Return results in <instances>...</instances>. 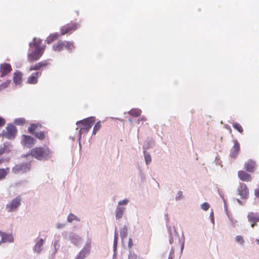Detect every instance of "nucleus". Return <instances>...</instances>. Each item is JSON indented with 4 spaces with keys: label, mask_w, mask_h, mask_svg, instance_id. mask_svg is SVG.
<instances>
[{
    "label": "nucleus",
    "mask_w": 259,
    "mask_h": 259,
    "mask_svg": "<svg viewBox=\"0 0 259 259\" xmlns=\"http://www.w3.org/2000/svg\"><path fill=\"white\" fill-rule=\"evenodd\" d=\"M31 155L37 160H47L52 156V152L48 147H36L31 150V153L27 154L24 157Z\"/></svg>",
    "instance_id": "nucleus-1"
},
{
    "label": "nucleus",
    "mask_w": 259,
    "mask_h": 259,
    "mask_svg": "<svg viewBox=\"0 0 259 259\" xmlns=\"http://www.w3.org/2000/svg\"><path fill=\"white\" fill-rule=\"evenodd\" d=\"M166 225V228L167 229L168 236H169V242L170 244H172L174 242V237L177 236L179 238V242L181 243V251L180 254H182L184 248L185 246V237L184 234L182 233V237L183 239L181 240L180 237L178 233L177 232L175 227H174V230H172V229L170 226L168 225Z\"/></svg>",
    "instance_id": "nucleus-2"
},
{
    "label": "nucleus",
    "mask_w": 259,
    "mask_h": 259,
    "mask_svg": "<svg viewBox=\"0 0 259 259\" xmlns=\"http://www.w3.org/2000/svg\"><path fill=\"white\" fill-rule=\"evenodd\" d=\"M7 132L5 130L2 132L3 138H6L9 140L14 139L18 132L17 127L12 123H8L6 127Z\"/></svg>",
    "instance_id": "nucleus-3"
},
{
    "label": "nucleus",
    "mask_w": 259,
    "mask_h": 259,
    "mask_svg": "<svg viewBox=\"0 0 259 259\" xmlns=\"http://www.w3.org/2000/svg\"><path fill=\"white\" fill-rule=\"evenodd\" d=\"M95 121V117L94 116H91L84 119L77 121L76 124L77 125H79L80 124H81L82 126H84V133L87 134L92 127Z\"/></svg>",
    "instance_id": "nucleus-4"
},
{
    "label": "nucleus",
    "mask_w": 259,
    "mask_h": 259,
    "mask_svg": "<svg viewBox=\"0 0 259 259\" xmlns=\"http://www.w3.org/2000/svg\"><path fill=\"white\" fill-rule=\"evenodd\" d=\"M30 162L21 163L20 164H16L12 169V171L15 174L19 173H25L30 170Z\"/></svg>",
    "instance_id": "nucleus-5"
},
{
    "label": "nucleus",
    "mask_w": 259,
    "mask_h": 259,
    "mask_svg": "<svg viewBox=\"0 0 259 259\" xmlns=\"http://www.w3.org/2000/svg\"><path fill=\"white\" fill-rule=\"evenodd\" d=\"M44 66H30L29 70H36V72L33 73L27 79V82L29 84H35L37 82V78L40 75L41 72L38 70Z\"/></svg>",
    "instance_id": "nucleus-6"
},
{
    "label": "nucleus",
    "mask_w": 259,
    "mask_h": 259,
    "mask_svg": "<svg viewBox=\"0 0 259 259\" xmlns=\"http://www.w3.org/2000/svg\"><path fill=\"white\" fill-rule=\"evenodd\" d=\"M21 199L19 197H17L12 199L11 201L7 203L6 206V209L9 212L15 211L21 205Z\"/></svg>",
    "instance_id": "nucleus-7"
},
{
    "label": "nucleus",
    "mask_w": 259,
    "mask_h": 259,
    "mask_svg": "<svg viewBox=\"0 0 259 259\" xmlns=\"http://www.w3.org/2000/svg\"><path fill=\"white\" fill-rule=\"evenodd\" d=\"M13 149V145L11 142H5L0 146V155L4 154H10Z\"/></svg>",
    "instance_id": "nucleus-8"
},
{
    "label": "nucleus",
    "mask_w": 259,
    "mask_h": 259,
    "mask_svg": "<svg viewBox=\"0 0 259 259\" xmlns=\"http://www.w3.org/2000/svg\"><path fill=\"white\" fill-rule=\"evenodd\" d=\"M238 194L241 198L246 199L248 198L249 191L246 185L244 183H240L238 188Z\"/></svg>",
    "instance_id": "nucleus-9"
},
{
    "label": "nucleus",
    "mask_w": 259,
    "mask_h": 259,
    "mask_svg": "<svg viewBox=\"0 0 259 259\" xmlns=\"http://www.w3.org/2000/svg\"><path fill=\"white\" fill-rule=\"evenodd\" d=\"M68 240L74 245L78 246L81 241V238L77 234L70 232L68 234Z\"/></svg>",
    "instance_id": "nucleus-10"
},
{
    "label": "nucleus",
    "mask_w": 259,
    "mask_h": 259,
    "mask_svg": "<svg viewBox=\"0 0 259 259\" xmlns=\"http://www.w3.org/2000/svg\"><path fill=\"white\" fill-rule=\"evenodd\" d=\"M0 236L2 237L1 240L0 241V244H1L2 243L14 242V239L12 234L7 233L0 231Z\"/></svg>",
    "instance_id": "nucleus-11"
},
{
    "label": "nucleus",
    "mask_w": 259,
    "mask_h": 259,
    "mask_svg": "<svg viewBox=\"0 0 259 259\" xmlns=\"http://www.w3.org/2000/svg\"><path fill=\"white\" fill-rule=\"evenodd\" d=\"M234 146L230 150V156L232 158H235L238 154L240 150V144L237 140H233Z\"/></svg>",
    "instance_id": "nucleus-12"
},
{
    "label": "nucleus",
    "mask_w": 259,
    "mask_h": 259,
    "mask_svg": "<svg viewBox=\"0 0 259 259\" xmlns=\"http://www.w3.org/2000/svg\"><path fill=\"white\" fill-rule=\"evenodd\" d=\"M91 246L87 244L77 254L75 259H84L90 253Z\"/></svg>",
    "instance_id": "nucleus-13"
},
{
    "label": "nucleus",
    "mask_w": 259,
    "mask_h": 259,
    "mask_svg": "<svg viewBox=\"0 0 259 259\" xmlns=\"http://www.w3.org/2000/svg\"><path fill=\"white\" fill-rule=\"evenodd\" d=\"M248 221L250 222L251 227L253 228L257 222H259V214L258 213L249 212L247 215Z\"/></svg>",
    "instance_id": "nucleus-14"
},
{
    "label": "nucleus",
    "mask_w": 259,
    "mask_h": 259,
    "mask_svg": "<svg viewBox=\"0 0 259 259\" xmlns=\"http://www.w3.org/2000/svg\"><path fill=\"white\" fill-rule=\"evenodd\" d=\"M22 141L27 147L31 148L34 145L35 139L30 136L23 135Z\"/></svg>",
    "instance_id": "nucleus-15"
},
{
    "label": "nucleus",
    "mask_w": 259,
    "mask_h": 259,
    "mask_svg": "<svg viewBox=\"0 0 259 259\" xmlns=\"http://www.w3.org/2000/svg\"><path fill=\"white\" fill-rule=\"evenodd\" d=\"M239 178L243 181H250L252 179L250 174L243 170H239L238 172Z\"/></svg>",
    "instance_id": "nucleus-16"
},
{
    "label": "nucleus",
    "mask_w": 259,
    "mask_h": 259,
    "mask_svg": "<svg viewBox=\"0 0 259 259\" xmlns=\"http://www.w3.org/2000/svg\"><path fill=\"white\" fill-rule=\"evenodd\" d=\"M155 146V141L152 138H148L143 145V151L153 148Z\"/></svg>",
    "instance_id": "nucleus-17"
},
{
    "label": "nucleus",
    "mask_w": 259,
    "mask_h": 259,
    "mask_svg": "<svg viewBox=\"0 0 259 259\" xmlns=\"http://www.w3.org/2000/svg\"><path fill=\"white\" fill-rule=\"evenodd\" d=\"M255 165V162L249 159L245 163L244 167L246 170L249 172H253L254 171V167Z\"/></svg>",
    "instance_id": "nucleus-18"
},
{
    "label": "nucleus",
    "mask_w": 259,
    "mask_h": 259,
    "mask_svg": "<svg viewBox=\"0 0 259 259\" xmlns=\"http://www.w3.org/2000/svg\"><path fill=\"white\" fill-rule=\"evenodd\" d=\"M13 82L16 84H20L22 81V73L19 71H16L14 73Z\"/></svg>",
    "instance_id": "nucleus-19"
},
{
    "label": "nucleus",
    "mask_w": 259,
    "mask_h": 259,
    "mask_svg": "<svg viewBox=\"0 0 259 259\" xmlns=\"http://www.w3.org/2000/svg\"><path fill=\"white\" fill-rule=\"evenodd\" d=\"M44 243V240L42 238L39 239L36 241L35 244L33 247V251L38 253H40L42 250V246Z\"/></svg>",
    "instance_id": "nucleus-20"
},
{
    "label": "nucleus",
    "mask_w": 259,
    "mask_h": 259,
    "mask_svg": "<svg viewBox=\"0 0 259 259\" xmlns=\"http://www.w3.org/2000/svg\"><path fill=\"white\" fill-rule=\"evenodd\" d=\"M12 69L11 66H0V77H3L9 73Z\"/></svg>",
    "instance_id": "nucleus-21"
},
{
    "label": "nucleus",
    "mask_w": 259,
    "mask_h": 259,
    "mask_svg": "<svg viewBox=\"0 0 259 259\" xmlns=\"http://www.w3.org/2000/svg\"><path fill=\"white\" fill-rule=\"evenodd\" d=\"M126 208L124 207L117 206L115 210V218L119 220L122 218Z\"/></svg>",
    "instance_id": "nucleus-22"
},
{
    "label": "nucleus",
    "mask_w": 259,
    "mask_h": 259,
    "mask_svg": "<svg viewBox=\"0 0 259 259\" xmlns=\"http://www.w3.org/2000/svg\"><path fill=\"white\" fill-rule=\"evenodd\" d=\"M60 239V235H59L58 236H55V239L52 243L53 248H54L53 251H54L55 252H57L58 250H59V249L60 248V244H59Z\"/></svg>",
    "instance_id": "nucleus-23"
},
{
    "label": "nucleus",
    "mask_w": 259,
    "mask_h": 259,
    "mask_svg": "<svg viewBox=\"0 0 259 259\" xmlns=\"http://www.w3.org/2000/svg\"><path fill=\"white\" fill-rule=\"evenodd\" d=\"M41 124L36 123H31L30 124V125L28 128V132L30 134H33L34 133L36 132L35 130L38 127H41Z\"/></svg>",
    "instance_id": "nucleus-24"
},
{
    "label": "nucleus",
    "mask_w": 259,
    "mask_h": 259,
    "mask_svg": "<svg viewBox=\"0 0 259 259\" xmlns=\"http://www.w3.org/2000/svg\"><path fill=\"white\" fill-rule=\"evenodd\" d=\"M128 235L127 227L124 225L120 229V235L122 240L127 238Z\"/></svg>",
    "instance_id": "nucleus-25"
},
{
    "label": "nucleus",
    "mask_w": 259,
    "mask_h": 259,
    "mask_svg": "<svg viewBox=\"0 0 259 259\" xmlns=\"http://www.w3.org/2000/svg\"><path fill=\"white\" fill-rule=\"evenodd\" d=\"M9 171L10 168L9 167L0 168V181L6 178V176L9 174Z\"/></svg>",
    "instance_id": "nucleus-26"
},
{
    "label": "nucleus",
    "mask_w": 259,
    "mask_h": 259,
    "mask_svg": "<svg viewBox=\"0 0 259 259\" xmlns=\"http://www.w3.org/2000/svg\"><path fill=\"white\" fill-rule=\"evenodd\" d=\"M31 135L40 140H42L45 138V132L42 131L36 132Z\"/></svg>",
    "instance_id": "nucleus-27"
},
{
    "label": "nucleus",
    "mask_w": 259,
    "mask_h": 259,
    "mask_svg": "<svg viewBox=\"0 0 259 259\" xmlns=\"http://www.w3.org/2000/svg\"><path fill=\"white\" fill-rule=\"evenodd\" d=\"M144 156L146 165H149L151 162V157L149 152L146 151H143Z\"/></svg>",
    "instance_id": "nucleus-28"
},
{
    "label": "nucleus",
    "mask_w": 259,
    "mask_h": 259,
    "mask_svg": "<svg viewBox=\"0 0 259 259\" xmlns=\"http://www.w3.org/2000/svg\"><path fill=\"white\" fill-rule=\"evenodd\" d=\"M118 240V234L116 231V227H115V231L114 232V237L113 241V249L114 250L117 249V244Z\"/></svg>",
    "instance_id": "nucleus-29"
},
{
    "label": "nucleus",
    "mask_w": 259,
    "mask_h": 259,
    "mask_svg": "<svg viewBox=\"0 0 259 259\" xmlns=\"http://www.w3.org/2000/svg\"><path fill=\"white\" fill-rule=\"evenodd\" d=\"M129 114L134 116H139L141 113V110L139 109H132L128 112Z\"/></svg>",
    "instance_id": "nucleus-30"
},
{
    "label": "nucleus",
    "mask_w": 259,
    "mask_h": 259,
    "mask_svg": "<svg viewBox=\"0 0 259 259\" xmlns=\"http://www.w3.org/2000/svg\"><path fill=\"white\" fill-rule=\"evenodd\" d=\"M74 220L79 222L80 219L73 213H70L67 217V221L69 223H71Z\"/></svg>",
    "instance_id": "nucleus-31"
},
{
    "label": "nucleus",
    "mask_w": 259,
    "mask_h": 259,
    "mask_svg": "<svg viewBox=\"0 0 259 259\" xmlns=\"http://www.w3.org/2000/svg\"><path fill=\"white\" fill-rule=\"evenodd\" d=\"M235 241L241 245H243L245 243L244 238L241 235H237L235 238Z\"/></svg>",
    "instance_id": "nucleus-32"
},
{
    "label": "nucleus",
    "mask_w": 259,
    "mask_h": 259,
    "mask_svg": "<svg viewBox=\"0 0 259 259\" xmlns=\"http://www.w3.org/2000/svg\"><path fill=\"white\" fill-rule=\"evenodd\" d=\"M101 127V121H99L97 122H96L94 125V128H93V135H96L97 132L100 129Z\"/></svg>",
    "instance_id": "nucleus-33"
},
{
    "label": "nucleus",
    "mask_w": 259,
    "mask_h": 259,
    "mask_svg": "<svg viewBox=\"0 0 259 259\" xmlns=\"http://www.w3.org/2000/svg\"><path fill=\"white\" fill-rule=\"evenodd\" d=\"M25 119L23 118H18L14 120V123L17 125H22L24 124Z\"/></svg>",
    "instance_id": "nucleus-34"
},
{
    "label": "nucleus",
    "mask_w": 259,
    "mask_h": 259,
    "mask_svg": "<svg viewBox=\"0 0 259 259\" xmlns=\"http://www.w3.org/2000/svg\"><path fill=\"white\" fill-rule=\"evenodd\" d=\"M233 127L235 130H237L239 133H242L243 130L240 124L237 122H235L233 124Z\"/></svg>",
    "instance_id": "nucleus-35"
},
{
    "label": "nucleus",
    "mask_w": 259,
    "mask_h": 259,
    "mask_svg": "<svg viewBox=\"0 0 259 259\" xmlns=\"http://www.w3.org/2000/svg\"><path fill=\"white\" fill-rule=\"evenodd\" d=\"M11 82V80H7L5 82L2 83L0 84V87L2 90L5 89L7 88L10 84Z\"/></svg>",
    "instance_id": "nucleus-36"
},
{
    "label": "nucleus",
    "mask_w": 259,
    "mask_h": 259,
    "mask_svg": "<svg viewBox=\"0 0 259 259\" xmlns=\"http://www.w3.org/2000/svg\"><path fill=\"white\" fill-rule=\"evenodd\" d=\"M139 176L140 178L141 181L143 183L146 181V176L143 171L141 169L139 170Z\"/></svg>",
    "instance_id": "nucleus-37"
},
{
    "label": "nucleus",
    "mask_w": 259,
    "mask_h": 259,
    "mask_svg": "<svg viewBox=\"0 0 259 259\" xmlns=\"http://www.w3.org/2000/svg\"><path fill=\"white\" fill-rule=\"evenodd\" d=\"M210 207V205L207 202H203L201 204V208L204 211L207 210Z\"/></svg>",
    "instance_id": "nucleus-38"
},
{
    "label": "nucleus",
    "mask_w": 259,
    "mask_h": 259,
    "mask_svg": "<svg viewBox=\"0 0 259 259\" xmlns=\"http://www.w3.org/2000/svg\"><path fill=\"white\" fill-rule=\"evenodd\" d=\"M137 256L134 253V252L132 251L131 250H129V254L128 255V259H137Z\"/></svg>",
    "instance_id": "nucleus-39"
},
{
    "label": "nucleus",
    "mask_w": 259,
    "mask_h": 259,
    "mask_svg": "<svg viewBox=\"0 0 259 259\" xmlns=\"http://www.w3.org/2000/svg\"><path fill=\"white\" fill-rule=\"evenodd\" d=\"M183 197V192L181 191H179L175 198L176 201L180 200L182 199Z\"/></svg>",
    "instance_id": "nucleus-40"
},
{
    "label": "nucleus",
    "mask_w": 259,
    "mask_h": 259,
    "mask_svg": "<svg viewBox=\"0 0 259 259\" xmlns=\"http://www.w3.org/2000/svg\"><path fill=\"white\" fill-rule=\"evenodd\" d=\"M128 202H129L128 199H124L122 200L119 201L118 203V205H125L128 203Z\"/></svg>",
    "instance_id": "nucleus-41"
},
{
    "label": "nucleus",
    "mask_w": 259,
    "mask_h": 259,
    "mask_svg": "<svg viewBox=\"0 0 259 259\" xmlns=\"http://www.w3.org/2000/svg\"><path fill=\"white\" fill-rule=\"evenodd\" d=\"M175 256V250L173 247H171L168 259H173Z\"/></svg>",
    "instance_id": "nucleus-42"
},
{
    "label": "nucleus",
    "mask_w": 259,
    "mask_h": 259,
    "mask_svg": "<svg viewBox=\"0 0 259 259\" xmlns=\"http://www.w3.org/2000/svg\"><path fill=\"white\" fill-rule=\"evenodd\" d=\"M229 221H230L231 225L233 227H236V226H238V225H237V220H236L234 218H233V219L231 218V220Z\"/></svg>",
    "instance_id": "nucleus-43"
},
{
    "label": "nucleus",
    "mask_w": 259,
    "mask_h": 259,
    "mask_svg": "<svg viewBox=\"0 0 259 259\" xmlns=\"http://www.w3.org/2000/svg\"><path fill=\"white\" fill-rule=\"evenodd\" d=\"M84 127L82 126V127H81L78 132V140L79 141L81 138V135L82 133H84Z\"/></svg>",
    "instance_id": "nucleus-44"
},
{
    "label": "nucleus",
    "mask_w": 259,
    "mask_h": 259,
    "mask_svg": "<svg viewBox=\"0 0 259 259\" xmlns=\"http://www.w3.org/2000/svg\"><path fill=\"white\" fill-rule=\"evenodd\" d=\"M209 218H210L211 222L214 225V217L213 211L212 210H211V211L210 213Z\"/></svg>",
    "instance_id": "nucleus-45"
},
{
    "label": "nucleus",
    "mask_w": 259,
    "mask_h": 259,
    "mask_svg": "<svg viewBox=\"0 0 259 259\" xmlns=\"http://www.w3.org/2000/svg\"><path fill=\"white\" fill-rule=\"evenodd\" d=\"M225 208L226 213L228 218L229 220L230 221L231 220V219L233 218V217L232 215V214L228 211L227 208L226 206L225 207Z\"/></svg>",
    "instance_id": "nucleus-46"
},
{
    "label": "nucleus",
    "mask_w": 259,
    "mask_h": 259,
    "mask_svg": "<svg viewBox=\"0 0 259 259\" xmlns=\"http://www.w3.org/2000/svg\"><path fill=\"white\" fill-rule=\"evenodd\" d=\"M218 193H219V195L220 196V197L223 200V202H224V206L225 207L226 205V200L224 198V195L220 192V190L219 189H218Z\"/></svg>",
    "instance_id": "nucleus-47"
},
{
    "label": "nucleus",
    "mask_w": 259,
    "mask_h": 259,
    "mask_svg": "<svg viewBox=\"0 0 259 259\" xmlns=\"http://www.w3.org/2000/svg\"><path fill=\"white\" fill-rule=\"evenodd\" d=\"M6 123V120L3 117L0 116V127H3Z\"/></svg>",
    "instance_id": "nucleus-48"
},
{
    "label": "nucleus",
    "mask_w": 259,
    "mask_h": 259,
    "mask_svg": "<svg viewBox=\"0 0 259 259\" xmlns=\"http://www.w3.org/2000/svg\"><path fill=\"white\" fill-rule=\"evenodd\" d=\"M133 242L132 238H130L128 241V247L130 250H131V248L133 246Z\"/></svg>",
    "instance_id": "nucleus-49"
},
{
    "label": "nucleus",
    "mask_w": 259,
    "mask_h": 259,
    "mask_svg": "<svg viewBox=\"0 0 259 259\" xmlns=\"http://www.w3.org/2000/svg\"><path fill=\"white\" fill-rule=\"evenodd\" d=\"M12 154H11V155L10 156H8L7 157V158L4 159V158H2L0 159V164H1L4 160H6V161H9L10 158H11V157L12 156Z\"/></svg>",
    "instance_id": "nucleus-50"
},
{
    "label": "nucleus",
    "mask_w": 259,
    "mask_h": 259,
    "mask_svg": "<svg viewBox=\"0 0 259 259\" xmlns=\"http://www.w3.org/2000/svg\"><path fill=\"white\" fill-rule=\"evenodd\" d=\"M68 234L66 231H64L62 233V235L65 239L68 240Z\"/></svg>",
    "instance_id": "nucleus-51"
},
{
    "label": "nucleus",
    "mask_w": 259,
    "mask_h": 259,
    "mask_svg": "<svg viewBox=\"0 0 259 259\" xmlns=\"http://www.w3.org/2000/svg\"><path fill=\"white\" fill-rule=\"evenodd\" d=\"M66 226L65 224L58 223L57 224L56 227L58 229H62Z\"/></svg>",
    "instance_id": "nucleus-52"
},
{
    "label": "nucleus",
    "mask_w": 259,
    "mask_h": 259,
    "mask_svg": "<svg viewBox=\"0 0 259 259\" xmlns=\"http://www.w3.org/2000/svg\"><path fill=\"white\" fill-rule=\"evenodd\" d=\"M57 252L53 251V252L49 255V259H54Z\"/></svg>",
    "instance_id": "nucleus-53"
},
{
    "label": "nucleus",
    "mask_w": 259,
    "mask_h": 259,
    "mask_svg": "<svg viewBox=\"0 0 259 259\" xmlns=\"http://www.w3.org/2000/svg\"><path fill=\"white\" fill-rule=\"evenodd\" d=\"M254 195L257 198H259V188L255 189Z\"/></svg>",
    "instance_id": "nucleus-54"
},
{
    "label": "nucleus",
    "mask_w": 259,
    "mask_h": 259,
    "mask_svg": "<svg viewBox=\"0 0 259 259\" xmlns=\"http://www.w3.org/2000/svg\"><path fill=\"white\" fill-rule=\"evenodd\" d=\"M140 120L145 121V120H146V118H145L144 117H141L140 118H139V119L138 120V123H140Z\"/></svg>",
    "instance_id": "nucleus-55"
},
{
    "label": "nucleus",
    "mask_w": 259,
    "mask_h": 259,
    "mask_svg": "<svg viewBox=\"0 0 259 259\" xmlns=\"http://www.w3.org/2000/svg\"><path fill=\"white\" fill-rule=\"evenodd\" d=\"M236 200L237 201V202L240 204V205H244V203H243V202L242 201H241L240 199H236Z\"/></svg>",
    "instance_id": "nucleus-56"
},
{
    "label": "nucleus",
    "mask_w": 259,
    "mask_h": 259,
    "mask_svg": "<svg viewBox=\"0 0 259 259\" xmlns=\"http://www.w3.org/2000/svg\"><path fill=\"white\" fill-rule=\"evenodd\" d=\"M165 220H166V225H167V222L169 221V218H168V214H167V213H166V214L165 215Z\"/></svg>",
    "instance_id": "nucleus-57"
},
{
    "label": "nucleus",
    "mask_w": 259,
    "mask_h": 259,
    "mask_svg": "<svg viewBox=\"0 0 259 259\" xmlns=\"http://www.w3.org/2000/svg\"><path fill=\"white\" fill-rule=\"evenodd\" d=\"M113 251H114V253H113V257L114 258V257H115L116 256L117 249H116V250L113 249Z\"/></svg>",
    "instance_id": "nucleus-58"
},
{
    "label": "nucleus",
    "mask_w": 259,
    "mask_h": 259,
    "mask_svg": "<svg viewBox=\"0 0 259 259\" xmlns=\"http://www.w3.org/2000/svg\"><path fill=\"white\" fill-rule=\"evenodd\" d=\"M128 120H129V121H130V122H133V120H132V119L131 118H129V119H128Z\"/></svg>",
    "instance_id": "nucleus-59"
},
{
    "label": "nucleus",
    "mask_w": 259,
    "mask_h": 259,
    "mask_svg": "<svg viewBox=\"0 0 259 259\" xmlns=\"http://www.w3.org/2000/svg\"><path fill=\"white\" fill-rule=\"evenodd\" d=\"M256 242H257V243L258 244H259V239H256Z\"/></svg>",
    "instance_id": "nucleus-60"
},
{
    "label": "nucleus",
    "mask_w": 259,
    "mask_h": 259,
    "mask_svg": "<svg viewBox=\"0 0 259 259\" xmlns=\"http://www.w3.org/2000/svg\"><path fill=\"white\" fill-rule=\"evenodd\" d=\"M2 89H1V88L0 87V91H2Z\"/></svg>",
    "instance_id": "nucleus-61"
}]
</instances>
